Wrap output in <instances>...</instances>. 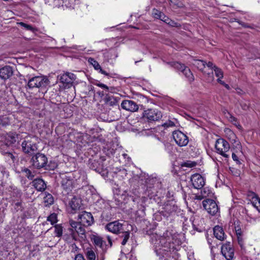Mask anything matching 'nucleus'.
Listing matches in <instances>:
<instances>
[{
  "label": "nucleus",
  "mask_w": 260,
  "mask_h": 260,
  "mask_svg": "<svg viewBox=\"0 0 260 260\" xmlns=\"http://www.w3.org/2000/svg\"><path fill=\"white\" fill-rule=\"evenodd\" d=\"M190 179H203V177L199 174H194L191 176Z\"/></svg>",
  "instance_id": "nucleus-53"
},
{
  "label": "nucleus",
  "mask_w": 260,
  "mask_h": 260,
  "mask_svg": "<svg viewBox=\"0 0 260 260\" xmlns=\"http://www.w3.org/2000/svg\"><path fill=\"white\" fill-rule=\"evenodd\" d=\"M160 20H161V21L165 22V23H168V20H169L170 18L167 17V16H166L164 13L162 14V16H161V18L159 19Z\"/></svg>",
  "instance_id": "nucleus-52"
},
{
  "label": "nucleus",
  "mask_w": 260,
  "mask_h": 260,
  "mask_svg": "<svg viewBox=\"0 0 260 260\" xmlns=\"http://www.w3.org/2000/svg\"><path fill=\"white\" fill-rule=\"evenodd\" d=\"M12 119V116L11 115L0 116V125L6 126L10 124Z\"/></svg>",
  "instance_id": "nucleus-21"
},
{
  "label": "nucleus",
  "mask_w": 260,
  "mask_h": 260,
  "mask_svg": "<svg viewBox=\"0 0 260 260\" xmlns=\"http://www.w3.org/2000/svg\"><path fill=\"white\" fill-rule=\"evenodd\" d=\"M63 239L69 243H72L74 241H77L78 240L76 233H72L71 232L69 231L68 233L63 236Z\"/></svg>",
  "instance_id": "nucleus-19"
},
{
  "label": "nucleus",
  "mask_w": 260,
  "mask_h": 260,
  "mask_svg": "<svg viewBox=\"0 0 260 260\" xmlns=\"http://www.w3.org/2000/svg\"><path fill=\"white\" fill-rule=\"evenodd\" d=\"M106 229L109 232L117 234L122 232L123 230V224L118 220L111 222L106 226Z\"/></svg>",
  "instance_id": "nucleus-14"
},
{
  "label": "nucleus",
  "mask_w": 260,
  "mask_h": 260,
  "mask_svg": "<svg viewBox=\"0 0 260 260\" xmlns=\"http://www.w3.org/2000/svg\"><path fill=\"white\" fill-rule=\"evenodd\" d=\"M88 61L89 63L92 64L95 70H99V69H100L101 66L94 58L90 57L88 58Z\"/></svg>",
  "instance_id": "nucleus-34"
},
{
  "label": "nucleus",
  "mask_w": 260,
  "mask_h": 260,
  "mask_svg": "<svg viewBox=\"0 0 260 260\" xmlns=\"http://www.w3.org/2000/svg\"><path fill=\"white\" fill-rule=\"evenodd\" d=\"M182 73L189 81H193L194 80L193 74L188 67L186 69H184V72Z\"/></svg>",
  "instance_id": "nucleus-27"
},
{
  "label": "nucleus",
  "mask_w": 260,
  "mask_h": 260,
  "mask_svg": "<svg viewBox=\"0 0 260 260\" xmlns=\"http://www.w3.org/2000/svg\"><path fill=\"white\" fill-rule=\"evenodd\" d=\"M168 22L167 24H168L170 26H171L173 27H177L180 26L179 24H178V23L176 22L175 21H174L170 19L169 20H168Z\"/></svg>",
  "instance_id": "nucleus-44"
},
{
  "label": "nucleus",
  "mask_w": 260,
  "mask_h": 260,
  "mask_svg": "<svg viewBox=\"0 0 260 260\" xmlns=\"http://www.w3.org/2000/svg\"><path fill=\"white\" fill-rule=\"evenodd\" d=\"M76 79V76L73 73L67 72L61 75L59 80L63 84L64 88H69L73 85V83Z\"/></svg>",
  "instance_id": "nucleus-11"
},
{
  "label": "nucleus",
  "mask_w": 260,
  "mask_h": 260,
  "mask_svg": "<svg viewBox=\"0 0 260 260\" xmlns=\"http://www.w3.org/2000/svg\"><path fill=\"white\" fill-rule=\"evenodd\" d=\"M228 114L229 115V119L231 121H233L236 120V118L232 116L231 114H230L229 113H228Z\"/></svg>",
  "instance_id": "nucleus-61"
},
{
  "label": "nucleus",
  "mask_w": 260,
  "mask_h": 260,
  "mask_svg": "<svg viewBox=\"0 0 260 260\" xmlns=\"http://www.w3.org/2000/svg\"><path fill=\"white\" fill-rule=\"evenodd\" d=\"M19 25L25 28L26 29L30 30L31 31L34 32L36 30L35 28H34L31 25L25 23L24 22H21L18 23Z\"/></svg>",
  "instance_id": "nucleus-40"
},
{
  "label": "nucleus",
  "mask_w": 260,
  "mask_h": 260,
  "mask_svg": "<svg viewBox=\"0 0 260 260\" xmlns=\"http://www.w3.org/2000/svg\"><path fill=\"white\" fill-rule=\"evenodd\" d=\"M187 68V67H186L184 64V68H181L180 69V70H179V71H180L182 73L183 72H184V69H186Z\"/></svg>",
  "instance_id": "nucleus-63"
},
{
  "label": "nucleus",
  "mask_w": 260,
  "mask_h": 260,
  "mask_svg": "<svg viewBox=\"0 0 260 260\" xmlns=\"http://www.w3.org/2000/svg\"><path fill=\"white\" fill-rule=\"evenodd\" d=\"M122 233V235H121V238H122V241L121 242V244L122 245H125L129 238V232L124 231Z\"/></svg>",
  "instance_id": "nucleus-32"
},
{
  "label": "nucleus",
  "mask_w": 260,
  "mask_h": 260,
  "mask_svg": "<svg viewBox=\"0 0 260 260\" xmlns=\"http://www.w3.org/2000/svg\"><path fill=\"white\" fill-rule=\"evenodd\" d=\"M215 148L216 152L226 159H228L230 155L227 154L230 149V145L228 141L222 138H219L216 140Z\"/></svg>",
  "instance_id": "nucleus-3"
},
{
  "label": "nucleus",
  "mask_w": 260,
  "mask_h": 260,
  "mask_svg": "<svg viewBox=\"0 0 260 260\" xmlns=\"http://www.w3.org/2000/svg\"><path fill=\"white\" fill-rule=\"evenodd\" d=\"M234 141V143H236V147L237 149H241V145L240 144V142L238 141H237L236 140H233Z\"/></svg>",
  "instance_id": "nucleus-56"
},
{
  "label": "nucleus",
  "mask_w": 260,
  "mask_h": 260,
  "mask_svg": "<svg viewBox=\"0 0 260 260\" xmlns=\"http://www.w3.org/2000/svg\"><path fill=\"white\" fill-rule=\"evenodd\" d=\"M232 157L234 161H235L237 162V164H240V161L239 160L238 157L234 152H233L232 153Z\"/></svg>",
  "instance_id": "nucleus-50"
},
{
  "label": "nucleus",
  "mask_w": 260,
  "mask_h": 260,
  "mask_svg": "<svg viewBox=\"0 0 260 260\" xmlns=\"http://www.w3.org/2000/svg\"><path fill=\"white\" fill-rule=\"evenodd\" d=\"M238 241L239 244L240 245L241 247L242 248L243 247V245H244V242L243 241V239H242V238L238 236Z\"/></svg>",
  "instance_id": "nucleus-55"
},
{
  "label": "nucleus",
  "mask_w": 260,
  "mask_h": 260,
  "mask_svg": "<svg viewBox=\"0 0 260 260\" xmlns=\"http://www.w3.org/2000/svg\"><path fill=\"white\" fill-rule=\"evenodd\" d=\"M121 107L127 111L136 112L138 110V105L134 101L131 100H124L121 104Z\"/></svg>",
  "instance_id": "nucleus-15"
},
{
  "label": "nucleus",
  "mask_w": 260,
  "mask_h": 260,
  "mask_svg": "<svg viewBox=\"0 0 260 260\" xmlns=\"http://www.w3.org/2000/svg\"><path fill=\"white\" fill-rule=\"evenodd\" d=\"M69 223L71 226L68 229L69 232L76 233L77 236H78L83 240L86 238L84 226L79 221H76L73 219H70Z\"/></svg>",
  "instance_id": "nucleus-5"
},
{
  "label": "nucleus",
  "mask_w": 260,
  "mask_h": 260,
  "mask_svg": "<svg viewBox=\"0 0 260 260\" xmlns=\"http://www.w3.org/2000/svg\"><path fill=\"white\" fill-rule=\"evenodd\" d=\"M236 234L237 235V237L239 236L240 237L241 235V231L240 229H238L236 230Z\"/></svg>",
  "instance_id": "nucleus-62"
},
{
  "label": "nucleus",
  "mask_w": 260,
  "mask_h": 260,
  "mask_svg": "<svg viewBox=\"0 0 260 260\" xmlns=\"http://www.w3.org/2000/svg\"><path fill=\"white\" fill-rule=\"evenodd\" d=\"M143 117L149 121L159 120L162 117V113L156 109H148L143 112Z\"/></svg>",
  "instance_id": "nucleus-6"
},
{
  "label": "nucleus",
  "mask_w": 260,
  "mask_h": 260,
  "mask_svg": "<svg viewBox=\"0 0 260 260\" xmlns=\"http://www.w3.org/2000/svg\"><path fill=\"white\" fill-rule=\"evenodd\" d=\"M23 173H25V177H27V178H29L30 177H31V172H30V171L27 169V168H25L23 170Z\"/></svg>",
  "instance_id": "nucleus-47"
},
{
  "label": "nucleus",
  "mask_w": 260,
  "mask_h": 260,
  "mask_svg": "<svg viewBox=\"0 0 260 260\" xmlns=\"http://www.w3.org/2000/svg\"><path fill=\"white\" fill-rule=\"evenodd\" d=\"M69 204L71 209L74 211H76L80 207L79 200L75 197L72 198Z\"/></svg>",
  "instance_id": "nucleus-24"
},
{
  "label": "nucleus",
  "mask_w": 260,
  "mask_h": 260,
  "mask_svg": "<svg viewBox=\"0 0 260 260\" xmlns=\"http://www.w3.org/2000/svg\"><path fill=\"white\" fill-rule=\"evenodd\" d=\"M201 194H203V197L205 198L207 197H208L209 194L211 193L210 190L207 188H204L203 190H201Z\"/></svg>",
  "instance_id": "nucleus-42"
},
{
  "label": "nucleus",
  "mask_w": 260,
  "mask_h": 260,
  "mask_svg": "<svg viewBox=\"0 0 260 260\" xmlns=\"http://www.w3.org/2000/svg\"><path fill=\"white\" fill-rule=\"evenodd\" d=\"M162 14L163 13L156 9H153L152 11V15L156 19H159L161 18Z\"/></svg>",
  "instance_id": "nucleus-36"
},
{
  "label": "nucleus",
  "mask_w": 260,
  "mask_h": 260,
  "mask_svg": "<svg viewBox=\"0 0 260 260\" xmlns=\"http://www.w3.org/2000/svg\"><path fill=\"white\" fill-rule=\"evenodd\" d=\"M189 183L194 188L197 189H201L205 185L204 180H190Z\"/></svg>",
  "instance_id": "nucleus-22"
},
{
  "label": "nucleus",
  "mask_w": 260,
  "mask_h": 260,
  "mask_svg": "<svg viewBox=\"0 0 260 260\" xmlns=\"http://www.w3.org/2000/svg\"><path fill=\"white\" fill-rule=\"evenodd\" d=\"M13 75V68L10 66H6L0 69V78L3 80L10 78Z\"/></svg>",
  "instance_id": "nucleus-16"
},
{
  "label": "nucleus",
  "mask_w": 260,
  "mask_h": 260,
  "mask_svg": "<svg viewBox=\"0 0 260 260\" xmlns=\"http://www.w3.org/2000/svg\"><path fill=\"white\" fill-rule=\"evenodd\" d=\"M73 180H62L61 182L62 188L66 191H70L73 187Z\"/></svg>",
  "instance_id": "nucleus-25"
},
{
  "label": "nucleus",
  "mask_w": 260,
  "mask_h": 260,
  "mask_svg": "<svg viewBox=\"0 0 260 260\" xmlns=\"http://www.w3.org/2000/svg\"><path fill=\"white\" fill-rule=\"evenodd\" d=\"M94 244L100 247L103 250H105L107 248L106 242L103 240V239L99 236H95L93 238Z\"/></svg>",
  "instance_id": "nucleus-20"
},
{
  "label": "nucleus",
  "mask_w": 260,
  "mask_h": 260,
  "mask_svg": "<svg viewBox=\"0 0 260 260\" xmlns=\"http://www.w3.org/2000/svg\"><path fill=\"white\" fill-rule=\"evenodd\" d=\"M47 221H49L51 224H54L57 221V215L55 213L51 214L48 217Z\"/></svg>",
  "instance_id": "nucleus-33"
},
{
  "label": "nucleus",
  "mask_w": 260,
  "mask_h": 260,
  "mask_svg": "<svg viewBox=\"0 0 260 260\" xmlns=\"http://www.w3.org/2000/svg\"><path fill=\"white\" fill-rule=\"evenodd\" d=\"M150 242L153 245L154 249L157 255L166 254V252L174 251L175 249L173 242L172 234L167 231L162 236L152 234L150 236Z\"/></svg>",
  "instance_id": "nucleus-1"
},
{
  "label": "nucleus",
  "mask_w": 260,
  "mask_h": 260,
  "mask_svg": "<svg viewBox=\"0 0 260 260\" xmlns=\"http://www.w3.org/2000/svg\"><path fill=\"white\" fill-rule=\"evenodd\" d=\"M33 166L38 169L46 167L47 163V158L43 154L37 153L32 157Z\"/></svg>",
  "instance_id": "nucleus-12"
},
{
  "label": "nucleus",
  "mask_w": 260,
  "mask_h": 260,
  "mask_svg": "<svg viewBox=\"0 0 260 260\" xmlns=\"http://www.w3.org/2000/svg\"><path fill=\"white\" fill-rule=\"evenodd\" d=\"M221 253L227 260H232L234 255V249L230 242L223 244L221 248Z\"/></svg>",
  "instance_id": "nucleus-13"
},
{
  "label": "nucleus",
  "mask_w": 260,
  "mask_h": 260,
  "mask_svg": "<svg viewBox=\"0 0 260 260\" xmlns=\"http://www.w3.org/2000/svg\"><path fill=\"white\" fill-rule=\"evenodd\" d=\"M193 64L199 70H203L205 67L206 62L201 60H196Z\"/></svg>",
  "instance_id": "nucleus-30"
},
{
  "label": "nucleus",
  "mask_w": 260,
  "mask_h": 260,
  "mask_svg": "<svg viewBox=\"0 0 260 260\" xmlns=\"http://www.w3.org/2000/svg\"><path fill=\"white\" fill-rule=\"evenodd\" d=\"M86 256L88 260L95 259V254L93 250L91 248L87 249V251L86 252Z\"/></svg>",
  "instance_id": "nucleus-29"
},
{
  "label": "nucleus",
  "mask_w": 260,
  "mask_h": 260,
  "mask_svg": "<svg viewBox=\"0 0 260 260\" xmlns=\"http://www.w3.org/2000/svg\"><path fill=\"white\" fill-rule=\"evenodd\" d=\"M162 126H164V127H172V126H175V123L174 122H173L171 120H169V121H167L166 122L162 124Z\"/></svg>",
  "instance_id": "nucleus-45"
},
{
  "label": "nucleus",
  "mask_w": 260,
  "mask_h": 260,
  "mask_svg": "<svg viewBox=\"0 0 260 260\" xmlns=\"http://www.w3.org/2000/svg\"><path fill=\"white\" fill-rule=\"evenodd\" d=\"M78 220L84 227L91 225L94 221L92 214L86 211H82L79 213Z\"/></svg>",
  "instance_id": "nucleus-8"
},
{
  "label": "nucleus",
  "mask_w": 260,
  "mask_h": 260,
  "mask_svg": "<svg viewBox=\"0 0 260 260\" xmlns=\"http://www.w3.org/2000/svg\"><path fill=\"white\" fill-rule=\"evenodd\" d=\"M106 103L110 106L117 105V101L113 96H107L106 98Z\"/></svg>",
  "instance_id": "nucleus-31"
},
{
  "label": "nucleus",
  "mask_w": 260,
  "mask_h": 260,
  "mask_svg": "<svg viewBox=\"0 0 260 260\" xmlns=\"http://www.w3.org/2000/svg\"><path fill=\"white\" fill-rule=\"evenodd\" d=\"M241 107H242V109L244 110H247L249 108L248 105L246 104H242Z\"/></svg>",
  "instance_id": "nucleus-59"
},
{
  "label": "nucleus",
  "mask_w": 260,
  "mask_h": 260,
  "mask_svg": "<svg viewBox=\"0 0 260 260\" xmlns=\"http://www.w3.org/2000/svg\"><path fill=\"white\" fill-rule=\"evenodd\" d=\"M96 85L101 88L106 89L107 91L109 90V87L103 83H99L96 84Z\"/></svg>",
  "instance_id": "nucleus-51"
},
{
  "label": "nucleus",
  "mask_w": 260,
  "mask_h": 260,
  "mask_svg": "<svg viewBox=\"0 0 260 260\" xmlns=\"http://www.w3.org/2000/svg\"><path fill=\"white\" fill-rule=\"evenodd\" d=\"M214 71L215 76L218 78L217 79H220L223 78V73L220 69L218 68L216 66H214Z\"/></svg>",
  "instance_id": "nucleus-35"
},
{
  "label": "nucleus",
  "mask_w": 260,
  "mask_h": 260,
  "mask_svg": "<svg viewBox=\"0 0 260 260\" xmlns=\"http://www.w3.org/2000/svg\"><path fill=\"white\" fill-rule=\"evenodd\" d=\"M118 260H137L136 257L133 256L132 254H121Z\"/></svg>",
  "instance_id": "nucleus-37"
},
{
  "label": "nucleus",
  "mask_w": 260,
  "mask_h": 260,
  "mask_svg": "<svg viewBox=\"0 0 260 260\" xmlns=\"http://www.w3.org/2000/svg\"><path fill=\"white\" fill-rule=\"evenodd\" d=\"M196 199H197L198 200H203V199H204L205 198L203 197V194H202L201 193V194H199V195H197L196 196Z\"/></svg>",
  "instance_id": "nucleus-58"
},
{
  "label": "nucleus",
  "mask_w": 260,
  "mask_h": 260,
  "mask_svg": "<svg viewBox=\"0 0 260 260\" xmlns=\"http://www.w3.org/2000/svg\"><path fill=\"white\" fill-rule=\"evenodd\" d=\"M44 202L46 206H49L54 203V198L53 196L50 193H46L45 196L44 197Z\"/></svg>",
  "instance_id": "nucleus-26"
},
{
  "label": "nucleus",
  "mask_w": 260,
  "mask_h": 260,
  "mask_svg": "<svg viewBox=\"0 0 260 260\" xmlns=\"http://www.w3.org/2000/svg\"><path fill=\"white\" fill-rule=\"evenodd\" d=\"M197 165V162L195 161H192L190 160H187L182 164V166L186 167L188 168H192L195 167Z\"/></svg>",
  "instance_id": "nucleus-41"
},
{
  "label": "nucleus",
  "mask_w": 260,
  "mask_h": 260,
  "mask_svg": "<svg viewBox=\"0 0 260 260\" xmlns=\"http://www.w3.org/2000/svg\"><path fill=\"white\" fill-rule=\"evenodd\" d=\"M100 70V72L102 74H104L106 76H108V73H107L105 71L103 70L101 67L100 68V69H99Z\"/></svg>",
  "instance_id": "nucleus-60"
},
{
  "label": "nucleus",
  "mask_w": 260,
  "mask_h": 260,
  "mask_svg": "<svg viewBox=\"0 0 260 260\" xmlns=\"http://www.w3.org/2000/svg\"><path fill=\"white\" fill-rule=\"evenodd\" d=\"M72 249L71 251L72 252H79L80 249L75 244L73 243L71 245Z\"/></svg>",
  "instance_id": "nucleus-46"
},
{
  "label": "nucleus",
  "mask_w": 260,
  "mask_h": 260,
  "mask_svg": "<svg viewBox=\"0 0 260 260\" xmlns=\"http://www.w3.org/2000/svg\"><path fill=\"white\" fill-rule=\"evenodd\" d=\"M208 77L207 80L208 82H211L214 80L213 73L212 72L211 73H208Z\"/></svg>",
  "instance_id": "nucleus-49"
},
{
  "label": "nucleus",
  "mask_w": 260,
  "mask_h": 260,
  "mask_svg": "<svg viewBox=\"0 0 260 260\" xmlns=\"http://www.w3.org/2000/svg\"><path fill=\"white\" fill-rule=\"evenodd\" d=\"M4 154L5 155L6 159L10 165L14 164L17 160V155L16 153L13 154L10 152H5Z\"/></svg>",
  "instance_id": "nucleus-23"
},
{
  "label": "nucleus",
  "mask_w": 260,
  "mask_h": 260,
  "mask_svg": "<svg viewBox=\"0 0 260 260\" xmlns=\"http://www.w3.org/2000/svg\"><path fill=\"white\" fill-rule=\"evenodd\" d=\"M54 233L57 237H60L62 235L63 228L61 224H56L54 226Z\"/></svg>",
  "instance_id": "nucleus-28"
},
{
  "label": "nucleus",
  "mask_w": 260,
  "mask_h": 260,
  "mask_svg": "<svg viewBox=\"0 0 260 260\" xmlns=\"http://www.w3.org/2000/svg\"><path fill=\"white\" fill-rule=\"evenodd\" d=\"M248 196L251 197V199L253 200V203L256 204V202H258L259 206H260V199L255 193L250 192Z\"/></svg>",
  "instance_id": "nucleus-38"
},
{
  "label": "nucleus",
  "mask_w": 260,
  "mask_h": 260,
  "mask_svg": "<svg viewBox=\"0 0 260 260\" xmlns=\"http://www.w3.org/2000/svg\"><path fill=\"white\" fill-rule=\"evenodd\" d=\"M173 137L176 143L180 147L185 146L188 143V137L180 131H174Z\"/></svg>",
  "instance_id": "nucleus-7"
},
{
  "label": "nucleus",
  "mask_w": 260,
  "mask_h": 260,
  "mask_svg": "<svg viewBox=\"0 0 260 260\" xmlns=\"http://www.w3.org/2000/svg\"><path fill=\"white\" fill-rule=\"evenodd\" d=\"M49 84L48 79L45 76H36L30 79L27 83L29 88H45Z\"/></svg>",
  "instance_id": "nucleus-4"
},
{
  "label": "nucleus",
  "mask_w": 260,
  "mask_h": 260,
  "mask_svg": "<svg viewBox=\"0 0 260 260\" xmlns=\"http://www.w3.org/2000/svg\"><path fill=\"white\" fill-rule=\"evenodd\" d=\"M206 64L208 68L214 70V66H215L213 65V63L212 62L209 61L207 63L206 62Z\"/></svg>",
  "instance_id": "nucleus-57"
},
{
  "label": "nucleus",
  "mask_w": 260,
  "mask_h": 260,
  "mask_svg": "<svg viewBox=\"0 0 260 260\" xmlns=\"http://www.w3.org/2000/svg\"><path fill=\"white\" fill-rule=\"evenodd\" d=\"M33 186L40 191H44L46 188V184L44 180H34Z\"/></svg>",
  "instance_id": "nucleus-18"
},
{
  "label": "nucleus",
  "mask_w": 260,
  "mask_h": 260,
  "mask_svg": "<svg viewBox=\"0 0 260 260\" xmlns=\"http://www.w3.org/2000/svg\"><path fill=\"white\" fill-rule=\"evenodd\" d=\"M217 81L219 83L223 85L226 89H230V86L228 84H226L224 81L221 80V79H217Z\"/></svg>",
  "instance_id": "nucleus-48"
},
{
  "label": "nucleus",
  "mask_w": 260,
  "mask_h": 260,
  "mask_svg": "<svg viewBox=\"0 0 260 260\" xmlns=\"http://www.w3.org/2000/svg\"><path fill=\"white\" fill-rule=\"evenodd\" d=\"M46 3L53 7H57L60 5V0H45Z\"/></svg>",
  "instance_id": "nucleus-39"
},
{
  "label": "nucleus",
  "mask_w": 260,
  "mask_h": 260,
  "mask_svg": "<svg viewBox=\"0 0 260 260\" xmlns=\"http://www.w3.org/2000/svg\"><path fill=\"white\" fill-rule=\"evenodd\" d=\"M105 160V157H101L98 160L90 159L89 160L88 166L90 169L101 174L104 169L103 162Z\"/></svg>",
  "instance_id": "nucleus-10"
},
{
  "label": "nucleus",
  "mask_w": 260,
  "mask_h": 260,
  "mask_svg": "<svg viewBox=\"0 0 260 260\" xmlns=\"http://www.w3.org/2000/svg\"><path fill=\"white\" fill-rule=\"evenodd\" d=\"M17 140L18 143L21 146L22 151L24 153L32 155L37 151L38 148L36 137L27 135L25 133H22L16 136H9L8 138V141L10 144H14Z\"/></svg>",
  "instance_id": "nucleus-2"
},
{
  "label": "nucleus",
  "mask_w": 260,
  "mask_h": 260,
  "mask_svg": "<svg viewBox=\"0 0 260 260\" xmlns=\"http://www.w3.org/2000/svg\"><path fill=\"white\" fill-rule=\"evenodd\" d=\"M75 260H85L81 254H78L76 255Z\"/></svg>",
  "instance_id": "nucleus-54"
},
{
  "label": "nucleus",
  "mask_w": 260,
  "mask_h": 260,
  "mask_svg": "<svg viewBox=\"0 0 260 260\" xmlns=\"http://www.w3.org/2000/svg\"><path fill=\"white\" fill-rule=\"evenodd\" d=\"M213 234L215 237L219 240L223 241L226 239V235L223 228L221 226L216 225L213 228Z\"/></svg>",
  "instance_id": "nucleus-17"
},
{
  "label": "nucleus",
  "mask_w": 260,
  "mask_h": 260,
  "mask_svg": "<svg viewBox=\"0 0 260 260\" xmlns=\"http://www.w3.org/2000/svg\"><path fill=\"white\" fill-rule=\"evenodd\" d=\"M203 206L208 213L212 215H215L219 210L216 202L211 199H206L203 201Z\"/></svg>",
  "instance_id": "nucleus-9"
},
{
  "label": "nucleus",
  "mask_w": 260,
  "mask_h": 260,
  "mask_svg": "<svg viewBox=\"0 0 260 260\" xmlns=\"http://www.w3.org/2000/svg\"><path fill=\"white\" fill-rule=\"evenodd\" d=\"M172 66L176 69L179 70L181 68H184V64L178 62H174Z\"/></svg>",
  "instance_id": "nucleus-43"
},
{
  "label": "nucleus",
  "mask_w": 260,
  "mask_h": 260,
  "mask_svg": "<svg viewBox=\"0 0 260 260\" xmlns=\"http://www.w3.org/2000/svg\"><path fill=\"white\" fill-rule=\"evenodd\" d=\"M208 242L209 244L210 245V248L212 250L213 246H211V241H210L209 239L208 240Z\"/></svg>",
  "instance_id": "nucleus-64"
}]
</instances>
